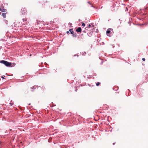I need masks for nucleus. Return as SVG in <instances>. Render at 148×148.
<instances>
[{"label": "nucleus", "instance_id": "obj_1", "mask_svg": "<svg viewBox=\"0 0 148 148\" xmlns=\"http://www.w3.org/2000/svg\"><path fill=\"white\" fill-rule=\"evenodd\" d=\"M0 62L1 63L7 66H10L12 65V63L11 62H8L5 60H1L0 61Z\"/></svg>", "mask_w": 148, "mask_h": 148}, {"label": "nucleus", "instance_id": "obj_2", "mask_svg": "<svg viewBox=\"0 0 148 148\" xmlns=\"http://www.w3.org/2000/svg\"><path fill=\"white\" fill-rule=\"evenodd\" d=\"M27 10L25 8H22L21 10V12L23 14H25L27 12Z\"/></svg>", "mask_w": 148, "mask_h": 148}, {"label": "nucleus", "instance_id": "obj_3", "mask_svg": "<svg viewBox=\"0 0 148 148\" xmlns=\"http://www.w3.org/2000/svg\"><path fill=\"white\" fill-rule=\"evenodd\" d=\"M110 30L112 31L113 29H112L109 28V29H108L106 31L107 34L108 36H110V33L111 32Z\"/></svg>", "mask_w": 148, "mask_h": 148}, {"label": "nucleus", "instance_id": "obj_4", "mask_svg": "<svg viewBox=\"0 0 148 148\" xmlns=\"http://www.w3.org/2000/svg\"><path fill=\"white\" fill-rule=\"evenodd\" d=\"M76 31L77 32H82V29L80 27H78L76 29Z\"/></svg>", "mask_w": 148, "mask_h": 148}, {"label": "nucleus", "instance_id": "obj_5", "mask_svg": "<svg viewBox=\"0 0 148 148\" xmlns=\"http://www.w3.org/2000/svg\"><path fill=\"white\" fill-rule=\"evenodd\" d=\"M94 27V25H92V24H89L88 25V26L86 27L87 28H90V27Z\"/></svg>", "mask_w": 148, "mask_h": 148}, {"label": "nucleus", "instance_id": "obj_6", "mask_svg": "<svg viewBox=\"0 0 148 148\" xmlns=\"http://www.w3.org/2000/svg\"><path fill=\"white\" fill-rule=\"evenodd\" d=\"M0 11L3 12H5L6 11V10L5 9H4L3 8H0Z\"/></svg>", "mask_w": 148, "mask_h": 148}, {"label": "nucleus", "instance_id": "obj_7", "mask_svg": "<svg viewBox=\"0 0 148 148\" xmlns=\"http://www.w3.org/2000/svg\"><path fill=\"white\" fill-rule=\"evenodd\" d=\"M6 13H3L2 14V15L3 16V17L4 18H5L6 17Z\"/></svg>", "mask_w": 148, "mask_h": 148}, {"label": "nucleus", "instance_id": "obj_8", "mask_svg": "<svg viewBox=\"0 0 148 148\" xmlns=\"http://www.w3.org/2000/svg\"><path fill=\"white\" fill-rule=\"evenodd\" d=\"M69 32H71V33L72 34H73L74 33L73 29H70L69 30Z\"/></svg>", "mask_w": 148, "mask_h": 148}, {"label": "nucleus", "instance_id": "obj_9", "mask_svg": "<svg viewBox=\"0 0 148 148\" xmlns=\"http://www.w3.org/2000/svg\"><path fill=\"white\" fill-rule=\"evenodd\" d=\"M73 36L74 37H76L77 36V34L76 33H75L73 34Z\"/></svg>", "mask_w": 148, "mask_h": 148}, {"label": "nucleus", "instance_id": "obj_10", "mask_svg": "<svg viewBox=\"0 0 148 148\" xmlns=\"http://www.w3.org/2000/svg\"><path fill=\"white\" fill-rule=\"evenodd\" d=\"M100 82H98L96 83V85L97 86H98L100 85Z\"/></svg>", "mask_w": 148, "mask_h": 148}, {"label": "nucleus", "instance_id": "obj_11", "mask_svg": "<svg viewBox=\"0 0 148 148\" xmlns=\"http://www.w3.org/2000/svg\"><path fill=\"white\" fill-rule=\"evenodd\" d=\"M23 22L26 21H27V19L26 18H24L23 19Z\"/></svg>", "mask_w": 148, "mask_h": 148}, {"label": "nucleus", "instance_id": "obj_12", "mask_svg": "<svg viewBox=\"0 0 148 148\" xmlns=\"http://www.w3.org/2000/svg\"><path fill=\"white\" fill-rule=\"evenodd\" d=\"M82 25L83 26H85V24L84 23H83V22H82Z\"/></svg>", "mask_w": 148, "mask_h": 148}, {"label": "nucleus", "instance_id": "obj_13", "mask_svg": "<svg viewBox=\"0 0 148 148\" xmlns=\"http://www.w3.org/2000/svg\"><path fill=\"white\" fill-rule=\"evenodd\" d=\"M5 76H2L1 77L3 79H5Z\"/></svg>", "mask_w": 148, "mask_h": 148}, {"label": "nucleus", "instance_id": "obj_14", "mask_svg": "<svg viewBox=\"0 0 148 148\" xmlns=\"http://www.w3.org/2000/svg\"><path fill=\"white\" fill-rule=\"evenodd\" d=\"M142 60L143 61H145V58H143L142 59Z\"/></svg>", "mask_w": 148, "mask_h": 148}, {"label": "nucleus", "instance_id": "obj_15", "mask_svg": "<svg viewBox=\"0 0 148 148\" xmlns=\"http://www.w3.org/2000/svg\"><path fill=\"white\" fill-rule=\"evenodd\" d=\"M88 3L89 4H91V3H90V2L89 1H88Z\"/></svg>", "mask_w": 148, "mask_h": 148}, {"label": "nucleus", "instance_id": "obj_16", "mask_svg": "<svg viewBox=\"0 0 148 148\" xmlns=\"http://www.w3.org/2000/svg\"><path fill=\"white\" fill-rule=\"evenodd\" d=\"M9 104L10 105V106H12V103H10Z\"/></svg>", "mask_w": 148, "mask_h": 148}, {"label": "nucleus", "instance_id": "obj_17", "mask_svg": "<svg viewBox=\"0 0 148 148\" xmlns=\"http://www.w3.org/2000/svg\"><path fill=\"white\" fill-rule=\"evenodd\" d=\"M66 33H67V34H68V33H69V31H67V32H66Z\"/></svg>", "mask_w": 148, "mask_h": 148}, {"label": "nucleus", "instance_id": "obj_18", "mask_svg": "<svg viewBox=\"0 0 148 148\" xmlns=\"http://www.w3.org/2000/svg\"><path fill=\"white\" fill-rule=\"evenodd\" d=\"M115 143H113V145H114L115 144Z\"/></svg>", "mask_w": 148, "mask_h": 148}, {"label": "nucleus", "instance_id": "obj_19", "mask_svg": "<svg viewBox=\"0 0 148 148\" xmlns=\"http://www.w3.org/2000/svg\"><path fill=\"white\" fill-rule=\"evenodd\" d=\"M83 32H85V31H83Z\"/></svg>", "mask_w": 148, "mask_h": 148}, {"label": "nucleus", "instance_id": "obj_20", "mask_svg": "<svg viewBox=\"0 0 148 148\" xmlns=\"http://www.w3.org/2000/svg\"><path fill=\"white\" fill-rule=\"evenodd\" d=\"M84 53H86V52H84Z\"/></svg>", "mask_w": 148, "mask_h": 148}, {"label": "nucleus", "instance_id": "obj_21", "mask_svg": "<svg viewBox=\"0 0 148 148\" xmlns=\"http://www.w3.org/2000/svg\"><path fill=\"white\" fill-rule=\"evenodd\" d=\"M84 53H86V52H84Z\"/></svg>", "mask_w": 148, "mask_h": 148}, {"label": "nucleus", "instance_id": "obj_22", "mask_svg": "<svg viewBox=\"0 0 148 148\" xmlns=\"http://www.w3.org/2000/svg\"><path fill=\"white\" fill-rule=\"evenodd\" d=\"M1 12H0V14H1Z\"/></svg>", "mask_w": 148, "mask_h": 148}]
</instances>
